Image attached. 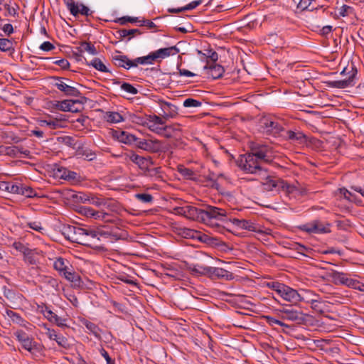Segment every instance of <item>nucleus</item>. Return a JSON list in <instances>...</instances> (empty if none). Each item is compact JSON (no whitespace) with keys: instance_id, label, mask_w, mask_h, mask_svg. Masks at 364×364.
<instances>
[{"instance_id":"49","label":"nucleus","mask_w":364,"mask_h":364,"mask_svg":"<svg viewBox=\"0 0 364 364\" xmlns=\"http://www.w3.org/2000/svg\"><path fill=\"white\" fill-rule=\"evenodd\" d=\"M202 102L199 100L193 99V98H187L183 101V105L185 107H198L201 106Z\"/></svg>"},{"instance_id":"36","label":"nucleus","mask_w":364,"mask_h":364,"mask_svg":"<svg viewBox=\"0 0 364 364\" xmlns=\"http://www.w3.org/2000/svg\"><path fill=\"white\" fill-rule=\"evenodd\" d=\"M0 50L2 52L14 51L13 41L8 38H0Z\"/></svg>"},{"instance_id":"21","label":"nucleus","mask_w":364,"mask_h":364,"mask_svg":"<svg viewBox=\"0 0 364 364\" xmlns=\"http://www.w3.org/2000/svg\"><path fill=\"white\" fill-rule=\"evenodd\" d=\"M112 61L114 65L129 70L135 64L132 63V60L127 55H120V52L116 50V54L112 55Z\"/></svg>"},{"instance_id":"17","label":"nucleus","mask_w":364,"mask_h":364,"mask_svg":"<svg viewBox=\"0 0 364 364\" xmlns=\"http://www.w3.org/2000/svg\"><path fill=\"white\" fill-rule=\"evenodd\" d=\"M282 316L281 318L284 320L294 321L298 324H304L306 323V317L308 315L301 311L296 309H292L291 311H281Z\"/></svg>"},{"instance_id":"63","label":"nucleus","mask_w":364,"mask_h":364,"mask_svg":"<svg viewBox=\"0 0 364 364\" xmlns=\"http://www.w3.org/2000/svg\"><path fill=\"white\" fill-rule=\"evenodd\" d=\"M101 355L105 359L107 364H115V362L109 355L108 353L102 348L100 350Z\"/></svg>"},{"instance_id":"57","label":"nucleus","mask_w":364,"mask_h":364,"mask_svg":"<svg viewBox=\"0 0 364 364\" xmlns=\"http://www.w3.org/2000/svg\"><path fill=\"white\" fill-rule=\"evenodd\" d=\"M89 203L96 205L97 207H100L102 205H105L106 203L102 198L95 196L91 194L90 197Z\"/></svg>"},{"instance_id":"35","label":"nucleus","mask_w":364,"mask_h":364,"mask_svg":"<svg viewBox=\"0 0 364 364\" xmlns=\"http://www.w3.org/2000/svg\"><path fill=\"white\" fill-rule=\"evenodd\" d=\"M80 52H87L91 55H96L97 53L96 48L90 42L84 41L80 43L78 48Z\"/></svg>"},{"instance_id":"30","label":"nucleus","mask_w":364,"mask_h":364,"mask_svg":"<svg viewBox=\"0 0 364 364\" xmlns=\"http://www.w3.org/2000/svg\"><path fill=\"white\" fill-rule=\"evenodd\" d=\"M4 151L6 154L10 156L16 157L18 156L19 154H24L26 156H28L30 154V151L27 149H23V148H20L18 146H6L4 148Z\"/></svg>"},{"instance_id":"15","label":"nucleus","mask_w":364,"mask_h":364,"mask_svg":"<svg viewBox=\"0 0 364 364\" xmlns=\"http://www.w3.org/2000/svg\"><path fill=\"white\" fill-rule=\"evenodd\" d=\"M145 124L150 131L160 135V134H161V129L164 124H165V122L163 120L162 117L153 114L148 116Z\"/></svg>"},{"instance_id":"37","label":"nucleus","mask_w":364,"mask_h":364,"mask_svg":"<svg viewBox=\"0 0 364 364\" xmlns=\"http://www.w3.org/2000/svg\"><path fill=\"white\" fill-rule=\"evenodd\" d=\"M21 188V191L19 190V195L26 196L27 198H33L37 196V194L36 193V191L33 190L31 187L24 186L23 184H21V186H19Z\"/></svg>"},{"instance_id":"3","label":"nucleus","mask_w":364,"mask_h":364,"mask_svg":"<svg viewBox=\"0 0 364 364\" xmlns=\"http://www.w3.org/2000/svg\"><path fill=\"white\" fill-rule=\"evenodd\" d=\"M264 189L267 191H283L287 195L296 194L299 189L283 179L275 176H267L263 183Z\"/></svg>"},{"instance_id":"23","label":"nucleus","mask_w":364,"mask_h":364,"mask_svg":"<svg viewBox=\"0 0 364 364\" xmlns=\"http://www.w3.org/2000/svg\"><path fill=\"white\" fill-rule=\"evenodd\" d=\"M203 209L192 205H185V217L193 220L203 222Z\"/></svg>"},{"instance_id":"48","label":"nucleus","mask_w":364,"mask_h":364,"mask_svg":"<svg viewBox=\"0 0 364 364\" xmlns=\"http://www.w3.org/2000/svg\"><path fill=\"white\" fill-rule=\"evenodd\" d=\"M38 124L41 127L48 126L51 129H56L59 127V121L55 120H39Z\"/></svg>"},{"instance_id":"26","label":"nucleus","mask_w":364,"mask_h":364,"mask_svg":"<svg viewBox=\"0 0 364 364\" xmlns=\"http://www.w3.org/2000/svg\"><path fill=\"white\" fill-rule=\"evenodd\" d=\"M205 70H208V75L211 76L213 79H218L221 77L225 73L224 68L219 64H213L210 66L208 65L204 66Z\"/></svg>"},{"instance_id":"50","label":"nucleus","mask_w":364,"mask_h":364,"mask_svg":"<svg viewBox=\"0 0 364 364\" xmlns=\"http://www.w3.org/2000/svg\"><path fill=\"white\" fill-rule=\"evenodd\" d=\"M77 153L79 155H82L84 159L87 161H92L96 157V154L94 152H92L90 149L78 150Z\"/></svg>"},{"instance_id":"28","label":"nucleus","mask_w":364,"mask_h":364,"mask_svg":"<svg viewBox=\"0 0 364 364\" xmlns=\"http://www.w3.org/2000/svg\"><path fill=\"white\" fill-rule=\"evenodd\" d=\"M21 183H12V182H7V181H1L0 182V189L3 191H6L11 193L14 194H18L19 190L21 191V188L19 186H21Z\"/></svg>"},{"instance_id":"18","label":"nucleus","mask_w":364,"mask_h":364,"mask_svg":"<svg viewBox=\"0 0 364 364\" xmlns=\"http://www.w3.org/2000/svg\"><path fill=\"white\" fill-rule=\"evenodd\" d=\"M351 74L348 79L341 80H333L328 82V85L333 88L343 89L348 87L353 86V80L357 75L358 70L355 67H352Z\"/></svg>"},{"instance_id":"4","label":"nucleus","mask_w":364,"mask_h":364,"mask_svg":"<svg viewBox=\"0 0 364 364\" xmlns=\"http://www.w3.org/2000/svg\"><path fill=\"white\" fill-rule=\"evenodd\" d=\"M52 79L55 81L53 84L54 86L60 92H63L65 96H80L81 92L76 87V85H80V84L75 82L68 78L62 77L53 76L52 77Z\"/></svg>"},{"instance_id":"34","label":"nucleus","mask_w":364,"mask_h":364,"mask_svg":"<svg viewBox=\"0 0 364 364\" xmlns=\"http://www.w3.org/2000/svg\"><path fill=\"white\" fill-rule=\"evenodd\" d=\"M179 234L185 238L202 240L200 237H198L200 232L196 231L194 230L188 228H181L180 229Z\"/></svg>"},{"instance_id":"42","label":"nucleus","mask_w":364,"mask_h":364,"mask_svg":"<svg viewBox=\"0 0 364 364\" xmlns=\"http://www.w3.org/2000/svg\"><path fill=\"white\" fill-rule=\"evenodd\" d=\"M90 65L93 66L96 70L103 72V73H107L109 72L107 67L105 65V64L102 62V60L99 58H94L91 63Z\"/></svg>"},{"instance_id":"54","label":"nucleus","mask_w":364,"mask_h":364,"mask_svg":"<svg viewBox=\"0 0 364 364\" xmlns=\"http://www.w3.org/2000/svg\"><path fill=\"white\" fill-rule=\"evenodd\" d=\"M353 8L350 6L346 5V4H343L342 6H341L338 9L339 16H341L342 17L348 16L350 14L353 13Z\"/></svg>"},{"instance_id":"20","label":"nucleus","mask_w":364,"mask_h":364,"mask_svg":"<svg viewBox=\"0 0 364 364\" xmlns=\"http://www.w3.org/2000/svg\"><path fill=\"white\" fill-rule=\"evenodd\" d=\"M181 132V128L180 124L174 123L168 125L164 124L160 136L170 139L179 136Z\"/></svg>"},{"instance_id":"62","label":"nucleus","mask_w":364,"mask_h":364,"mask_svg":"<svg viewBox=\"0 0 364 364\" xmlns=\"http://www.w3.org/2000/svg\"><path fill=\"white\" fill-rule=\"evenodd\" d=\"M14 336L20 343L23 342V340H26V338L29 337V336L23 330L16 331L14 333Z\"/></svg>"},{"instance_id":"51","label":"nucleus","mask_w":364,"mask_h":364,"mask_svg":"<svg viewBox=\"0 0 364 364\" xmlns=\"http://www.w3.org/2000/svg\"><path fill=\"white\" fill-rule=\"evenodd\" d=\"M241 229L247 230L249 231L256 232L257 228L255 224L250 220H242L241 225L240 227Z\"/></svg>"},{"instance_id":"39","label":"nucleus","mask_w":364,"mask_h":364,"mask_svg":"<svg viewBox=\"0 0 364 364\" xmlns=\"http://www.w3.org/2000/svg\"><path fill=\"white\" fill-rule=\"evenodd\" d=\"M90 195H91L90 193L87 194V193H85L82 192H79L77 193L73 194L72 198L77 203H89V200H90Z\"/></svg>"},{"instance_id":"32","label":"nucleus","mask_w":364,"mask_h":364,"mask_svg":"<svg viewBox=\"0 0 364 364\" xmlns=\"http://www.w3.org/2000/svg\"><path fill=\"white\" fill-rule=\"evenodd\" d=\"M135 164H136L141 170L144 171L146 169H148V167L154 165V162L151 156L144 157L139 156Z\"/></svg>"},{"instance_id":"5","label":"nucleus","mask_w":364,"mask_h":364,"mask_svg":"<svg viewBox=\"0 0 364 364\" xmlns=\"http://www.w3.org/2000/svg\"><path fill=\"white\" fill-rule=\"evenodd\" d=\"M260 131L266 135L277 136L284 130L279 120L272 116L264 117L259 121Z\"/></svg>"},{"instance_id":"11","label":"nucleus","mask_w":364,"mask_h":364,"mask_svg":"<svg viewBox=\"0 0 364 364\" xmlns=\"http://www.w3.org/2000/svg\"><path fill=\"white\" fill-rule=\"evenodd\" d=\"M330 277L336 285L341 284L354 289L355 285L358 284V280L351 278L348 274L343 272L333 271L330 274Z\"/></svg>"},{"instance_id":"45","label":"nucleus","mask_w":364,"mask_h":364,"mask_svg":"<svg viewBox=\"0 0 364 364\" xmlns=\"http://www.w3.org/2000/svg\"><path fill=\"white\" fill-rule=\"evenodd\" d=\"M264 318L267 323L272 326H274V325H279L282 327L290 328L289 325L282 322L280 320L276 319L270 316H264Z\"/></svg>"},{"instance_id":"12","label":"nucleus","mask_w":364,"mask_h":364,"mask_svg":"<svg viewBox=\"0 0 364 364\" xmlns=\"http://www.w3.org/2000/svg\"><path fill=\"white\" fill-rule=\"evenodd\" d=\"M137 148L151 152L159 153L161 151V142L158 139H146L138 138L136 146Z\"/></svg>"},{"instance_id":"46","label":"nucleus","mask_w":364,"mask_h":364,"mask_svg":"<svg viewBox=\"0 0 364 364\" xmlns=\"http://www.w3.org/2000/svg\"><path fill=\"white\" fill-rule=\"evenodd\" d=\"M134 196L137 200L144 203H151L154 200L153 196L149 193H136Z\"/></svg>"},{"instance_id":"6","label":"nucleus","mask_w":364,"mask_h":364,"mask_svg":"<svg viewBox=\"0 0 364 364\" xmlns=\"http://www.w3.org/2000/svg\"><path fill=\"white\" fill-rule=\"evenodd\" d=\"M63 235L68 240L80 245H87L88 241L85 240V229L73 225L63 228Z\"/></svg>"},{"instance_id":"55","label":"nucleus","mask_w":364,"mask_h":364,"mask_svg":"<svg viewBox=\"0 0 364 364\" xmlns=\"http://www.w3.org/2000/svg\"><path fill=\"white\" fill-rule=\"evenodd\" d=\"M24 255V261L26 263H28L30 264H35L36 263V256L35 255L31 252V250H28L27 252H25Z\"/></svg>"},{"instance_id":"56","label":"nucleus","mask_w":364,"mask_h":364,"mask_svg":"<svg viewBox=\"0 0 364 364\" xmlns=\"http://www.w3.org/2000/svg\"><path fill=\"white\" fill-rule=\"evenodd\" d=\"M85 233L86 234H85V241H88L87 245H90L89 237H90L92 239H95V238L99 239L98 238L99 233H98L97 230L85 229Z\"/></svg>"},{"instance_id":"27","label":"nucleus","mask_w":364,"mask_h":364,"mask_svg":"<svg viewBox=\"0 0 364 364\" xmlns=\"http://www.w3.org/2000/svg\"><path fill=\"white\" fill-rule=\"evenodd\" d=\"M55 175L62 179L71 181L77 178V173L68 170L64 167H59L55 171Z\"/></svg>"},{"instance_id":"2","label":"nucleus","mask_w":364,"mask_h":364,"mask_svg":"<svg viewBox=\"0 0 364 364\" xmlns=\"http://www.w3.org/2000/svg\"><path fill=\"white\" fill-rule=\"evenodd\" d=\"M310 291L301 289L300 291L284 284L278 294L284 300L291 303L292 305H298L300 302L304 301L308 304H314L317 302L316 299L307 300L306 294Z\"/></svg>"},{"instance_id":"38","label":"nucleus","mask_w":364,"mask_h":364,"mask_svg":"<svg viewBox=\"0 0 364 364\" xmlns=\"http://www.w3.org/2000/svg\"><path fill=\"white\" fill-rule=\"evenodd\" d=\"M161 167H156L150 168L148 167V169H146L144 171V175L147 177L150 178H154L156 179H159L161 178Z\"/></svg>"},{"instance_id":"58","label":"nucleus","mask_w":364,"mask_h":364,"mask_svg":"<svg viewBox=\"0 0 364 364\" xmlns=\"http://www.w3.org/2000/svg\"><path fill=\"white\" fill-rule=\"evenodd\" d=\"M121 88L125 92L132 95H136L138 92V90L136 87H134L131 84L127 82L122 83L121 85Z\"/></svg>"},{"instance_id":"14","label":"nucleus","mask_w":364,"mask_h":364,"mask_svg":"<svg viewBox=\"0 0 364 364\" xmlns=\"http://www.w3.org/2000/svg\"><path fill=\"white\" fill-rule=\"evenodd\" d=\"M208 277L212 279H222L226 281L233 279V274L225 269L210 267V269H205Z\"/></svg>"},{"instance_id":"43","label":"nucleus","mask_w":364,"mask_h":364,"mask_svg":"<svg viewBox=\"0 0 364 364\" xmlns=\"http://www.w3.org/2000/svg\"><path fill=\"white\" fill-rule=\"evenodd\" d=\"M198 54L203 55L207 58H209L213 63H215L218 60V54L217 52L212 49H209L206 50V53H203L201 50H197Z\"/></svg>"},{"instance_id":"8","label":"nucleus","mask_w":364,"mask_h":364,"mask_svg":"<svg viewBox=\"0 0 364 364\" xmlns=\"http://www.w3.org/2000/svg\"><path fill=\"white\" fill-rule=\"evenodd\" d=\"M202 215L203 223L208 224L210 223L213 219L221 221L225 220L227 211L215 206L208 205L205 209H203Z\"/></svg>"},{"instance_id":"47","label":"nucleus","mask_w":364,"mask_h":364,"mask_svg":"<svg viewBox=\"0 0 364 364\" xmlns=\"http://www.w3.org/2000/svg\"><path fill=\"white\" fill-rule=\"evenodd\" d=\"M284 284L279 282H269L266 283V287L276 291L277 294H279L282 288H283Z\"/></svg>"},{"instance_id":"60","label":"nucleus","mask_w":364,"mask_h":364,"mask_svg":"<svg viewBox=\"0 0 364 364\" xmlns=\"http://www.w3.org/2000/svg\"><path fill=\"white\" fill-rule=\"evenodd\" d=\"M55 341L60 347H63L65 349H68L70 348V344L68 343V339L63 336H58Z\"/></svg>"},{"instance_id":"29","label":"nucleus","mask_w":364,"mask_h":364,"mask_svg":"<svg viewBox=\"0 0 364 364\" xmlns=\"http://www.w3.org/2000/svg\"><path fill=\"white\" fill-rule=\"evenodd\" d=\"M63 277L68 280L69 282H72L73 284L75 287H81L83 284V282L81 279V277L78 274H77L75 272H70L66 271L64 272V273L62 274Z\"/></svg>"},{"instance_id":"53","label":"nucleus","mask_w":364,"mask_h":364,"mask_svg":"<svg viewBox=\"0 0 364 364\" xmlns=\"http://www.w3.org/2000/svg\"><path fill=\"white\" fill-rule=\"evenodd\" d=\"M115 22L119 23L121 25H124L127 22L129 23H136V22H141V21L138 20V18L136 17H131V16H123L121 18H117Z\"/></svg>"},{"instance_id":"64","label":"nucleus","mask_w":364,"mask_h":364,"mask_svg":"<svg viewBox=\"0 0 364 364\" xmlns=\"http://www.w3.org/2000/svg\"><path fill=\"white\" fill-rule=\"evenodd\" d=\"M55 64L60 66L63 70H67L70 67V63L66 59H60L54 62Z\"/></svg>"},{"instance_id":"59","label":"nucleus","mask_w":364,"mask_h":364,"mask_svg":"<svg viewBox=\"0 0 364 364\" xmlns=\"http://www.w3.org/2000/svg\"><path fill=\"white\" fill-rule=\"evenodd\" d=\"M44 282L50 285L55 290H58L59 287V282L58 279H54L51 277H46L44 279Z\"/></svg>"},{"instance_id":"13","label":"nucleus","mask_w":364,"mask_h":364,"mask_svg":"<svg viewBox=\"0 0 364 364\" xmlns=\"http://www.w3.org/2000/svg\"><path fill=\"white\" fill-rule=\"evenodd\" d=\"M66 6L70 14L75 17L79 14L88 17L93 14V11H91L87 6L83 4L76 3L74 0H68Z\"/></svg>"},{"instance_id":"40","label":"nucleus","mask_w":364,"mask_h":364,"mask_svg":"<svg viewBox=\"0 0 364 364\" xmlns=\"http://www.w3.org/2000/svg\"><path fill=\"white\" fill-rule=\"evenodd\" d=\"M286 137L293 141H298L304 139L305 138V136L302 132H295L291 130H289L287 132Z\"/></svg>"},{"instance_id":"16","label":"nucleus","mask_w":364,"mask_h":364,"mask_svg":"<svg viewBox=\"0 0 364 364\" xmlns=\"http://www.w3.org/2000/svg\"><path fill=\"white\" fill-rule=\"evenodd\" d=\"M23 348L28 351L33 356L38 357L41 355L43 350V346L33 341L30 336L26 338L21 343Z\"/></svg>"},{"instance_id":"1","label":"nucleus","mask_w":364,"mask_h":364,"mask_svg":"<svg viewBox=\"0 0 364 364\" xmlns=\"http://www.w3.org/2000/svg\"><path fill=\"white\" fill-rule=\"evenodd\" d=\"M236 163L238 167L247 173L263 175V173L266 172L262 164L250 152L240 155Z\"/></svg>"},{"instance_id":"33","label":"nucleus","mask_w":364,"mask_h":364,"mask_svg":"<svg viewBox=\"0 0 364 364\" xmlns=\"http://www.w3.org/2000/svg\"><path fill=\"white\" fill-rule=\"evenodd\" d=\"M105 119L109 123H118L124 120L123 117L117 112H107Z\"/></svg>"},{"instance_id":"19","label":"nucleus","mask_w":364,"mask_h":364,"mask_svg":"<svg viewBox=\"0 0 364 364\" xmlns=\"http://www.w3.org/2000/svg\"><path fill=\"white\" fill-rule=\"evenodd\" d=\"M79 213L89 218L95 220H105L108 213L102 211H97L87 206H80L78 210Z\"/></svg>"},{"instance_id":"41","label":"nucleus","mask_w":364,"mask_h":364,"mask_svg":"<svg viewBox=\"0 0 364 364\" xmlns=\"http://www.w3.org/2000/svg\"><path fill=\"white\" fill-rule=\"evenodd\" d=\"M53 267L55 270L60 272V274H63L65 271L67 270V267L65 263L64 259L62 257H58L55 259L53 264Z\"/></svg>"},{"instance_id":"25","label":"nucleus","mask_w":364,"mask_h":364,"mask_svg":"<svg viewBox=\"0 0 364 364\" xmlns=\"http://www.w3.org/2000/svg\"><path fill=\"white\" fill-rule=\"evenodd\" d=\"M179 53V49L176 46L160 48L154 52L156 60L164 59L170 55H175Z\"/></svg>"},{"instance_id":"9","label":"nucleus","mask_w":364,"mask_h":364,"mask_svg":"<svg viewBox=\"0 0 364 364\" xmlns=\"http://www.w3.org/2000/svg\"><path fill=\"white\" fill-rule=\"evenodd\" d=\"M250 154L258 159L261 164L271 161V149L267 145L259 144L252 145L251 146Z\"/></svg>"},{"instance_id":"31","label":"nucleus","mask_w":364,"mask_h":364,"mask_svg":"<svg viewBox=\"0 0 364 364\" xmlns=\"http://www.w3.org/2000/svg\"><path fill=\"white\" fill-rule=\"evenodd\" d=\"M118 139L120 141L124 144H134V146H136V141L138 140V137L134 134L124 131L121 132Z\"/></svg>"},{"instance_id":"24","label":"nucleus","mask_w":364,"mask_h":364,"mask_svg":"<svg viewBox=\"0 0 364 364\" xmlns=\"http://www.w3.org/2000/svg\"><path fill=\"white\" fill-rule=\"evenodd\" d=\"M161 108L163 112V117L164 119H166L168 118H173L174 117L177 113H178V109L176 106L167 102L161 101L160 102Z\"/></svg>"},{"instance_id":"44","label":"nucleus","mask_w":364,"mask_h":364,"mask_svg":"<svg viewBox=\"0 0 364 364\" xmlns=\"http://www.w3.org/2000/svg\"><path fill=\"white\" fill-rule=\"evenodd\" d=\"M85 325L87 329L89 330L97 338H100V330L96 324L90 321H86Z\"/></svg>"},{"instance_id":"10","label":"nucleus","mask_w":364,"mask_h":364,"mask_svg":"<svg viewBox=\"0 0 364 364\" xmlns=\"http://www.w3.org/2000/svg\"><path fill=\"white\" fill-rule=\"evenodd\" d=\"M330 227V223H323L320 220H314L303 225L301 230L309 233L323 234L331 232Z\"/></svg>"},{"instance_id":"22","label":"nucleus","mask_w":364,"mask_h":364,"mask_svg":"<svg viewBox=\"0 0 364 364\" xmlns=\"http://www.w3.org/2000/svg\"><path fill=\"white\" fill-rule=\"evenodd\" d=\"M41 312L49 321L55 323L58 326H67L65 323L66 320L58 316V315L53 313L47 306L42 307Z\"/></svg>"},{"instance_id":"61","label":"nucleus","mask_w":364,"mask_h":364,"mask_svg":"<svg viewBox=\"0 0 364 364\" xmlns=\"http://www.w3.org/2000/svg\"><path fill=\"white\" fill-rule=\"evenodd\" d=\"M43 327L46 329V334L47 336L50 339L55 341L58 338V335L56 333V331L54 329H50L48 327H47L46 324H43Z\"/></svg>"},{"instance_id":"7","label":"nucleus","mask_w":364,"mask_h":364,"mask_svg":"<svg viewBox=\"0 0 364 364\" xmlns=\"http://www.w3.org/2000/svg\"><path fill=\"white\" fill-rule=\"evenodd\" d=\"M52 107L63 112H79L83 109V105L78 100H64L54 101Z\"/></svg>"},{"instance_id":"52","label":"nucleus","mask_w":364,"mask_h":364,"mask_svg":"<svg viewBox=\"0 0 364 364\" xmlns=\"http://www.w3.org/2000/svg\"><path fill=\"white\" fill-rule=\"evenodd\" d=\"M178 172L188 179H192L193 176H195V173L192 169H190L188 168H186L183 166L178 167Z\"/></svg>"}]
</instances>
